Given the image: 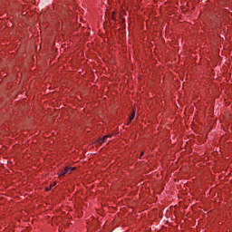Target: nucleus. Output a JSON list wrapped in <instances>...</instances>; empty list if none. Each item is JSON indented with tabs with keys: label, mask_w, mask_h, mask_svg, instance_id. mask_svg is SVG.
<instances>
[{
	"label": "nucleus",
	"mask_w": 232,
	"mask_h": 232,
	"mask_svg": "<svg viewBox=\"0 0 232 232\" xmlns=\"http://www.w3.org/2000/svg\"><path fill=\"white\" fill-rule=\"evenodd\" d=\"M110 137H111V136L106 135L103 138L98 140V141H97L98 144H104V142H108V139H110Z\"/></svg>",
	"instance_id": "nucleus-1"
},
{
	"label": "nucleus",
	"mask_w": 232,
	"mask_h": 232,
	"mask_svg": "<svg viewBox=\"0 0 232 232\" xmlns=\"http://www.w3.org/2000/svg\"><path fill=\"white\" fill-rule=\"evenodd\" d=\"M65 171V175H70L72 173V171H75V167H65L64 169Z\"/></svg>",
	"instance_id": "nucleus-2"
},
{
	"label": "nucleus",
	"mask_w": 232,
	"mask_h": 232,
	"mask_svg": "<svg viewBox=\"0 0 232 232\" xmlns=\"http://www.w3.org/2000/svg\"><path fill=\"white\" fill-rule=\"evenodd\" d=\"M133 119H135V111L130 116V121H133Z\"/></svg>",
	"instance_id": "nucleus-3"
},
{
	"label": "nucleus",
	"mask_w": 232,
	"mask_h": 232,
	"mask_svg": "<svg viewBox=\"0 0 232 232\" xmlns=\"http://www.w3.org/2000/svg\"><path fill=\"white\" fill-rule=\"evenodd\" d=\"M64 175H66L65 170H62V171L59 173V176H60V177H63V176H64Z\"/></svg>",
	"instance_id": "nucleus-4"
},
{
	"label": "nucleus",
	"mask_w": 232,
	"mask_h": 232,
	"mask_svg": "<svg viewBox=\"0 0 232 232\" xmlns=\"http://www.w3.org/2000/svg\"><path fill=\"white\" fill-rule=\"evenodd\" d=\"M144 155V152H141L140 155V159H142V156Z\"/></svg>",
	"instance_id": "nucleus-5"
},
{
	"label": "nucleus",
	"mask_w": 232,
	"mask_h": 232,
	"mask_svg": "<svg viewBox=\"0 0 232 232\" xmlns=\"http://www.w3.org/2000/svg\"><path fill=\"white\" fill-rule=\"evenodd\" d=\"M46 191H50V188H47Z\"/></svg>",
	"instance_id": "nucleus-6"
},
{
	"label": "nucleus",
	"mask_w": 232,
	"mask_h": 232,
	"mask_svg": "<svg viewBox=\"0 0 232 232\" xmlns=\"http://www.w3.org/2000/svg\"><path fill=\"white\" fill-rule=\"evenodd\" d=\"M55 186V183H53V185H52V187Z\"/></svg>",
	"instance_id": "nucleus-7"
}]
</instances>
